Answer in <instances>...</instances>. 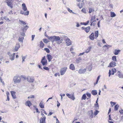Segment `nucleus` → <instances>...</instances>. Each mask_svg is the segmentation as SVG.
Wrapping results in <instances>:
<instances>
[{"mask_svg":"<svg viewBox=\"0 0 123 123\" xmlns=\"http://www.w3.org/2000/svg\"><path fill=\"white\" fill-rule=\"evenodd\" d=\"M64 40L66 42L67 46H69L72 44V42L67 37H65L64 38Z\"/></svg>","mask_w":123,"mask_h":123,"instance_id":"nucleus-1","label":"nucleus"},{"mask_svg":"<svg viewBox=\"0 0 123 123\" xmlns=\"http://www.w3.org/2000/svg\"><path fill=\"white\" fill-rule=\"evenodd\" d=\"M14 1L13 0H7L6 3L8 6L10 7L11 8H13V3Z\"/></svg>","mask_w":123,"mask_h":123,"instance_id":"nucleus-2","label":"nucleus"},{"mask_svg":"<svg viewBox=\"0 0 123 123\" xmlns=\"http://www.w3.org/2000/svg\"><path fill=\"white\" fill-rule=\"evenodd\" d=\"M41 63L43 66L46 65L47 64V61L45 58V56H44L42 57L41 61Z\"/></svg>","mask_w":123,"mask_h":123,"instance_id":"nucleus-3","label":"nucleus"},{"mask_svg":"<svg viewBox=\"0 0 123 123\" xmlns=\"http://www.w3.org/2000/svg\"><path fill=\"white\" fill-rule=\"evenodd\" d=\"M13 80L15 83H19L20 82L21 79L19 76H17L14 77Z\"/></svg>","mask_w":123,"mask_h":123,"instance_id":"nucleus-4","label":"nucleus"},{"mask_svg":"<svg viewBox=\"0 0 123 123\" xmlns=\"http://www.w3.org/2000/svg\"><path fill=\"white\" fill-rule=\"evenodd\" d=\"M67 67L61 68L60 71L61 75H64L67 71Z\"/></svg>","mask_w":123,"mask_h":123,"instance_id":"nucleus-5","label":"nucleus"},{"mask_svg":"<svg viewBox=\"0 0 123 123\" xmlns=\"http://www.w3.org/2000/svg\"><path fill=\"white\" fill-rule=\"evenodd\" d=\"M7 54L9 55L10 58L12 61L13 60L14 58L15 53L11 54L10 52H8L7 53Z\"/></svg>","mask_w":123,"mask_h":123,"instance_id":"nucleus-6","label":"nucleus"},{"mask_svg":"<svg viewBox=\"0 0 123 123\" xmlns=\"http://www.w3.org/2000/svg\"><path fill=\"white\" fill-rule=\"evenodd\" d=\"M66 95L69 98H70L71 99L73 100H74L75 99L73 93L71 94H70L68 93H67L66 94Z\"/></svg>","mask_w":123,"mask_h":123,"instance_id":"nucleus-7","label":"nucleus"},{"mask_svg":"<svg viewBox=\"0 0 123 123\" xmlns=\"http://www.w3.org/2000/svg\"><path fill=\"white\" fill-rule=\"evenodd\" d=\"M116 63L114 62H110L108 67L109 68L114 67L116 66Z\"/></svg>","mask_w":123,"mask_h":123,"instance_id":"nucleus-8","label":"nucleus"},{"mask_svg":"<svg viewBox=\"0 0 123 123\" xmlns=\"http://www.w3.org/2000/svg\"><path fill=\"white\" fill-rule=\"evenodd\" d=\"M53 43H54V41L57 42L60 40V38L59 36H53Z\"/></svg>","mask_w":123,"mask_h":123,"instance_id":"nucleus-9","label":"nucleus"},{"mask_svg":"<svg viewBox=\"0 0 123 123\" xmlns=\"http://www.w3.org/2000/svg\"><path fill=\"white\" fill-rule=\"evenodd\" d=\"M26 79L28 81L31 82H33L34 80V79L33 78L30 76H28L27 77Z\"/></svg>","mask_w":123,"mask_h":123,"instance_id":"nucleus-10","label":"nucleus"},{"mask_svg":"<svg viewBox=\"0 0 123 123\" xmlns=\"http://www.w3.org/2000/svg\"><path fill=\"white\" fill-rule=\"evenodd\" d=\"M86 68H84V69H80L79 70L78 73L80 74H84L86 71Z\"/></svg>","mask_w":123,"mask_h":123,"instance_id":"nucleus-11","label":"nucleus"},{"mask_svg":"<svg viewBox=\"0 0 123 123\" xmlns=\"http://www.w3.org/2000/svg\"><path fill=\"white\" fill-rule=\"evenodd\" d=\"M29 13V11H27V12H25L21 10V11L20 12V13L22 14H24L25 15H28Z\"/></svg>","mask_w":123,"mask_h":123,"instance_id":"nucleus-12","label":"nucleus"},{"mask_svg":"<svg viewBox=\"0 0 123 123\" xmlns=\"http://www.w3.org/2000/svg\"><path fill=\"white\" fill-rule=\"evenodd\" d=\"M20 47V46L19 44V43H17L14 48V51L15 52L17 51Z\"/></svg>","mask_w":123,"mask_h":123,"instance_id":"nucleus-13","label":"nucleus"},{"mask_svg":"<svg viewBox=\"0 0 123 123\" xmlns=\"http://www.w3.org/2000/svg\"><path fill=\"white\" fill-rule=\"evenodd\" d=\"M12 96L14 99H15L16 98V97L15 95L16 92L14 91H12L11 92Z\"/></svg>","mask_w":123,"mask_h":123,"instance_id":"nucleus-14","label":"nucleus"},{"mask_svg":"<svg viewBox=\"0 0 123 123\" xmlns=\"http://www.w3.org/2000/svg\"><path fill=\"white\" fill-rule=\"evenodd\" d=\"M45 36L47 37V38L49 40H50L52 43H53V36H51L50 37H49L48 35H45Z\"/></svg>","mask_w":123,"mask_h":123,"instance_id":"nucleus-15","label":"nucleus"},{"mask_svg":"<svg viewBox=\"0 0 123 123\" xmlns=\"http://www.w3.org/2000/svg\"><path fill=\"white\" fill-rule=\"evenodd\" d=\"M22 8L23 10L24 11H26L27 10V8L25 4L24 3L22 4Z\"/></svg>","mask_w":123,"mask_h":123,"instance_id":"nucleus-16","label":"nucleus"},{"mask_svg":"<svg viewBox=\"0 0 123 123\" xmlns=\"http://www.w3.org/2000/svg\"><path fill=\"white\" fill-rule=\"evenodd\" d=\"M25 105L26 106H28L29 107H30V106L31 105V104L30 101H27L25 102Z\"/></svg>","mask_w":123,"mask_h":123,"instance_id":"nucleus-17","label":"nucleus"},{"mask_svg":"<svg viewBox=\"0 0 123 123\" xmlns=\"http://www.w3.org/2000/svg\"><path fill=\"white\" fill-rule=\"evenodd\" d=\"M90 39L92 40L94 39V33H92L89 36Z\"/></svg>","mask_w":123,"mask_h":123,"instance_id":"nucleus-18","label":"nucleus"},{"mask_svg":"<svg viewBox=\"0 0 123 123\" xmlns=\"http://www.w3.org/2000/svg\"><path fill=\"white\" fill-rule=\"evenodd\" d=\"M46 118H42L41 117L40 121V123H46L45 122Z\"/></svg>","mask_w":123,"mask_h":123,"instance_id":"nucleus-19","label":"nucleus"},{"mask_svg":"<svg viewBox=\"0 0 123 123\" xmlns=\"http://www.w3.org/2000/svg\"><path fill=\"white\" fill-rule=\"evenodd\" d=\"M47 59L49 62H50L52 59V57L51 55L49 54H47Z\"/></svg>","mask_w":123,"mask_h":123,"instance_id":"nucleus-20","label":"nucleus"},{"mask_svg":"<svg viewBox=\"0 0 123 123\" xmlns=\"http://www.w3.org/2000/svg\"><path fill=\"white\" fill-rule=\"evenodd\" d=\"M28 28L29 27L27 25L24 26L23 28L22 29V31L26 32Z\"/></svg>","mask_w":123,"mask_h":123,"instance_id":"nucleus-21","label":"nucleus"},{"mask_svg":"<svg viewBox=\"0 0 123 123\" xmlns=\"http://www.w3.org/2000/svg\"><path fill=\"white\" fill-rule=\"evenodd\" d=\"M69 68L71 70H74L75 69L74 66L73 64H71L70 65Z\"/></svg>","mask_w":123,"mask_h":123,"instance_id":"nucleus-22","label":"nucleus"},{"mask_svg":"<svg viewBox=\"0 0 123 123\" xmlns=\"http://www.w3.org/2000/svg\"><path fill=\"white\" fill-rule=\"evenodd\" d=\"M117 73L118 74V76L119 78H123V75L121 73L120 71H118Z\"/></svg>","mask_w":123,"mask_h":123,"instance_id":"nucleus-23","label":"nucleus"},{"mask_svg":"<svg viewBox=\"0 0 123 123\" xmlns=\"http://www.w3.org/2000/svg\"><path fill=\"white\" fill-rule=\"evenodd\" d=\"M120 51V50H117L116 49L113 52L114 54L116 55H117L118 54L119 52Z\"/></svg>","mask_w":123,"mask_h":123,"instance_id":"nucleus-24","label":"nucleus"},{"mask_svg":"<svg viewBox=\"0 0 123 123\" xmlns=\"http://www.w3.org/2000/svg\"><path fill=\"white\" fill-rule=\"evenodd\" d=\"M91 93L93 95H96L97 94V92L96 90H92L91 91Z\"/></svg>","mask_w":123,"mask_h":123,"instance_id":"nucleus-25","label":"nucleus"},{"mask_svg":"<svg viewBox=\"0 0 123 123\" xmlns=\"http://www.w3.org/2000/svg\"><path fill=\"white\" fill-rule=\"evenodd\" d=\"M39 106L40 107L42 108H44V105H43V102L41 101L39 104Z\"/></svg>","mask_w":123,"mask_h":123,"instance_id":"nucleus-26","label":"nucleus"},{"mask_svg":"<svg viewBox=\"0 0 123 123\" xmlns=\"http://www.w3.org/2000/svg\"><path fill=\"white\" fill-rule=\"evenodd\" d=\"M92 48V47L91 46H89L88 47L86 51L85 52L86 53H88L90 51L91 49Z\"/></svg>","mask_w":123,"mask_h":123,"instance_id":"nucleus-27","label":"nucleus"},{"mask_svg":"<svg viewBox=\"0 0 123 123\" xmlns=\"http://www.w3.org/2000/svg\"><path fill=\"white\" fill-rule=\"evenodd\" d=\"M89 113L90 115V116L91 118H92L93 116V111L92 110H91L90 111H89Z\"/></svg>","mask_w":123,"mask_h":123,"instance_id":"nucleus-28","label":"nucleus"},{"mask_svg":"<svg viewBox=\"0 0 123 123\" xmlns=\"http://www.w3.org/2000/svg\"><path fill=\"white\" fill-rule=\"evenodd\" d=\"M90 27L89 26H88L85 28V31L86 33H88L89 31L90 30Z\"/></svg>","mask_w":123,"mask_h":123,"instance_id":"nucleus-29","label":"nucleus"},{"mask_svg":"<svg viewBox=\"0 0 123 123\" xmlns=\"http://www.w3.org/2000/svg\"><path fill=\"white\" fill-rule=\"evenodd\" d=\"M44 44L42 41H41L40 42V47L41 48H43L44 46Z\"/></svg>","mask_w":123,"mask_h":123,"instance_id":"nucleus-30","label":"nucleus"},{"mask_svg":"<svg viewBox=\"0 0 123 123\" xmlns=\"http://www.w3.org/2000/svg\"><path fill=\"white\" fill-rule=\"evenodd\" d=\"M81 59L80 57H79V58L76 59L75 60V62L76 63H79L80 62Z\"/></svg>","mask_w":123,"mask_h":123,"instance_id":"nucleus-31","label":"nucleus"},{"mask_svg":"<svg viewBox=\"0 0 123 123\" xmlns=\"http://www.w3.org/2000/svg\"><path fill=\"white\" fill-rule=\"evenodd\" d=\"M98 31H96L95 32V36L96 37V38L98 37Z\"/></svg>","mask_w":123,"mask_h":123,"instance_id":"nucleus-32","label":"nucleus"},{"mask_svg":"<svg viewBox=\"0 0 123 123\" xmlns=\"http://www.w3.org/2000/svg\"><path fill=\"white\" fill-rule=\"evenodd\" d=\"M24 39V37H19L18 40L19 42H23Z\"/></svg>","mask_w":123,"mask_h":123,"instance_id":"nucleus-33","label":"nucleus"},{"mask_svg":"<svg viewBox=\"0 0 123 123\" xmlns=\"http://www.w3.org/2000/svg\"><path fill=\"white\" fill-rule=\"evenodd\" d=\"M116 16V14L113 12H111V17H115Z\"/></svg>","mask_w":123,"mask_h":123,"instance_id":"nucleus-34","label":"nucleus"},{"mask_svg":"<svg viewBox=\"0 0 123 123\" xmlns=\"http://www.w3.org/2000/svg\"><path fill=\"white\" fill-rule=\"evenodd\" d=\"M86 98V95L85 94L83 95L81 98L82 100H85Z\"/></svg>","mask_w":123,"mask_h":123,"instance_id":"nucleus-35","label":"nucleus"},{"mask_svg":"<svg viewBox=\"0 0 123 123\" xmlns=\"http://www.w3.org/2000/svg\"><path fill=\"white\" fill-rule=\"evenodd\" d=\"M87 68L89 71H91L92 69V67L91 65L88 66L87 67Z\"/></svg>","mask_w":123,"mask_h":123,"instance_id":"nucleus-36","label":"nucleus"},{"mask_svg":"<svg viewBox=\"0 0 123 123\" xmlns=\"http://www.w3.org/2000/svg\"><path fill=\"white\" fill-rule=\"evenodd\" d=\"M19 21L20 22V24L21 25L23 24L24 25H25L26 24V23L23 21L21 20H19Z\"/></svg>","mask_w":123,"mask_h":123,"instance_id":"nucleus-37","label":"nucleus"},{"mask_svg":"<svg viewBox=\"0 0 123 123\" xmlns=\"http://www.w3.org/2000/svg\"><path fill=\"white\" fill-rule=\"evenodd\" d=\"M22 31V32H20V34L21 35L23 36V37H25V32L23 31Z\"/></svg>","mask_w":123,"mask_h":123,"instance_id":"nucleus-38","label":"nucleus"},{"mask_svg":"<svg viewBox=\"0 0 123 123\" xmlns=\"http://www.w3.org/2000/svg\"><path fill=\"white\" fill-rule=\"evenodd\" d=\"M94 105L95 108L96 110H97L99 109V106L98 104H95Z\"/></svg>","mask_w":123,"mask_h":123,"instance_id":"nucleus-39","label":"nucleus"},{"mask_svg":"<svg viewBox=\"0 0 123 123\" xmlns=\"http://www.w3.org/2000/svg\"><path fill=\"white\" fill-rule=\"evenodd\" d=\"M67 9L68 10V11L70 13H72L73 14H76V13H74V12H73L72 11L70 10V9L69 8H67Z\"/></svg>","mask_w":123,"mask_h":123,"instance_id":"nucleus-40","label":"nucleus"},{"mask_svg":"<svg viewBox=\"0 0 123 123\" xmlns=\"http://www.w3.org/2000/svg\"><path fill=\"white\" fill-rule=\"evenodd\" d=\"M3 18L5 20L8 21V22H9L10 21V20H9V19L6 16L4 17Z\"/></svg>","mask_w":123,"mask_h":123,"instance_id":"nucleus-41","label":"nucleus"},{"mask_svg":"<svg viewBox=\"0 0 123 123\" xmlns=\"http://www.w3.org/2000/svg\"><path fill=\"white\" fill-rule=\"evenodd\" d=\"M89 13H91L92 12L94 11V9L92 8H90V7L89 8Z\"/></svg>","mask_w":123,"mask_h":123,"instance_id":"nucleus-42","label":"nucleus"},{"mask_svg":"<svg viewBox=\"0 0 123 123\" xmlns=\"http://www.w3.org/2000/svg\"><path fill=\"white\" fill-rule=\"evenodd\" d=\"M27 57L26 56H23L22 55V62L23 63V62H25V59Z\"/></svg>","mask_w":123,"mask_h":123,"instance_id":"nucleus-43","label":"nucleus"},{"mask_svg":"<svg viewBox=\"0 0 123 123\" xmlns=\"http://www.w3.org/2000/svg\"><path fill=\"white\" fill-rule=\"evenodd\" d=\"M43 42L45 43H47L49 41H48V39H43Z\"/></svg>","mask_w":123,"mask_h":123,"instance_id":"nucleus-44","label":"nucleus"},{"mask_svg":"<svg viewBox=\"0 0 123 123\" xmlns=\"http://www.w3.org/2000/svg\"><path fill=\"white\" fill-rule=\"evenodd\" d=\"M112 60L114 61H117L116 57V56H114L112 57Z\"/></svg>","mask_w":123,"mask_h":123,"instance_id":"nucleus-45","label":"nucleus"},{"mask_svg":"<svg viewBox=\"0 0 123 123\" xmlns=\"http://www.w3.org/2000/svg\"><path fill=\"white\" fill-rule=\"evenodd\" d=\"M119 107V106L117 104L116 105L114 106V109L116 111H117L118 109V108Z\"/></svg>","mask_w":123,"mask_h":123,"instance_id":"nucleus-46","label":"nucleus"},{"mask_svg":"<svg viewBox=\"0 0 123 123\" xmlns=\"http://www.w3.org/2000/svg\"><path fill=\"white\" fill-rule=\"evenodd\" d=\"M44 50L48 53H49L50 52V50L49 49L47 48H44Z\"/></svg>","mask_w":123,"mask_h":123,"instance_id":"nucleus-47","label":"nucleus"},{"mask_svg":"<svg viewBox=\"0 0 123 123\" xmlns=\"http://www.w3.org/2000/svg\"><path fill=\"white\" fill-rule=\"evenodd\" d=\"M77 5L80 9L82 7V4H80V3L77 4Z\"/></svg>","mask_w":123,"mask_h":123,"instance_id":"nucleus-48","label":"nucleus"},{"mask_svg":"<svg viewBox=\"0 0 123 123\" xmlns=\"http://www.w3.org/2000/svg\"><path fill=\"white\" fill-rule=\"evenodd\" d=\"M91 19L92 21V22H95L96 21V20L95 19V17L94 16H92L91 18Z\"/></svg>","mask_w":123,"mask_h":123,"instance_id":"nucleus-49","label":"nucleus"},{"mask_svg":"<svg viewBox=\"0 0 123 123\" xmlns=\"http://www.w3.org/2000/svg\"><path fill=\"white\" fill-rule=\"evenodd\" d=\"M86 94L87 96L88 97H89V98L91 97V95L90 93L88 92H87L86 93Z\"/></svg>","mask_w":123,"mask_h":123,"instance_id":"nucleus-50","label":"nucleus"},{"mask_svg":"<svg viewBox=\"0 0 123 123\" xmlns=\"http://www.w3.org/2000/svg\"><path fill=\"white\" fill-rule=\"evenodd\" d=\"M62 39L61 40H60L57 41L56 42V43L58 44H60L62 43Z\"/></svg>","mask_w":123,"mask_h":123,"instance_id":"nucleus-51","label":"nucleus"},{"mask_svg":"<svg viewBox=\"0 0 123 123\" xmlns=\"http://www.w3.org/2000/svg\"><path fill=\"white\" fill-rule=\"evenodd\" d=\"M81 11L82 12H83V13H86V10L85 9V8H83L81 10Z\"/></svg>","mask_w":123,"mask_h":123,"instance_id":"nucleus-52","label":"nucleus"},{"mask_svg":"<svg viewBox=\"0 0 123 123\" xmlns=\"http://www.w3.org/2000/svg\"><path fill=\"white\" fill-rule=\"evenodd\" d=\"M99 112V111H98L97 110H96L95 112H94V115L95 116H96L97 115L98 113Z\"/></svg>","mask_w":123,"mask_h":123,"instance_id":"nucleus-53","label":"nucleus"},{"mask_svg":"<svg viewBox=\"0 0 123 123\" xmlns=\"http://www.w3.org/2000/svg\"><path fill=\"white\" fill-rule=\"evenodd\" d=\"M89 20H88L86 22V23H84V22H83V25H87L88 23H89Z\"/></svg>","mask_w":123,"mask_h":123,"instance_id":"nucleus-54","label":"nucleus"},{"mask_svg":"<svg viewBox=\"0 0 123 123\" xmlns=\"http://www.w3.org/2000/svg\"><path fill=\"white\" fill-rule=\"evenodd\" d=\"M43 68L44 69L47 70H49V68L47 67H43Z\"/></svg>","mask_w":123,"mask_h":123,"instance_id":"nucleus-55","label":"nucleus"},{"mask_svg":"<svg viewBox=\"0 0 123 123\" xmlns=\"http://www.w3.org/2000/svg\"><path fill=\"white\" fill-rule=\"evenodd\" d=\"M119 112L120 113L121 115L123 114V110L121 109L119 111Z\"/></svg>","mask_w":123,"mask_h":123,"instance_id":"nucleus-56","label":"nucleus"},{"mask_svg":"<svg viewBox=\"0 0 123 123\" xmlns=\"http://www.w3.org/2000/svg\"><path fill=\"white\" fill-rule=\"evenodd\" d=\"M111 47V45H104L103 46V47H107V49H108V47Z\"/></svg>","mask_w":123,"mask_h":123,"instance_id":"nucleus-57","label":"nucleus"},{"mask_svg":"<svg viewBox=\"0 0 123 123\" xmlns=\"http://www.w3.org/2000/svg\"><path fill=\"white\" fill-rule=\"evenodd\" d=\"M35 37V35H32L31 36V37H32V41H33V40L34 38Z\"/></svg>","mask_w":123,"mask_h":123,"instance_id":"nucleus-58","label":"nucleus"},{"mask_svg":"<svg viewBox=\"0 0 123 123\" xmlns=\"http://www.w3.org/2000/svg\"><path fill=\"white\" fill-rule=\"evenodd\" d=\"M41 115L42 117H42V118H46L45 116L43 113H42Z\"/></svg>","mask_w":123,"mask_h":123,"instance_id":"nucleus-59","label":"nucleus"},{"mask_svg":"<svg viewBox=\"0 0 123 123\" xmlns=\"http://www.w3.org/2000/svg\"><path fill=\"white\" fill-rule=\"evenodd\" d=\"M34 95H32L31 96H30L28 97V98H34Z\"/></svg>","mask_w":123,"mask_h":123,"instance_id":"nucleus-60","label":"nucleus"},{"mask_svg":"<svg viewBox=\"0 0 123 123\" xmlns=\"http://www.w3.org/2000/svg\"><path fill=\"white\" fill-rule=\"evenodd\" d=\"M35 110L36 111V112L38 113H40V112L39 111H38V109L37 108H35Z\"/></svg>","mask_w":123,"mask_h":123,"instance_id":"nucleus-61","label":"nucleus"},{"mask_svg":"<svg viewBox=\"0 0 123 123\" xmlns=\"http://www.w3.org/2000/svg\"><path fill=\"white\" fill-rule=\"evenodd\" d=\"M53 114V113L52 112H50L49 113V114L48 115V116H51Z\"/></svg>","mask_w":123,"mask_h":123,"instance_id":"nucleus-62","label":"nucleus"},{"mask_svg":"<svg viewBox=\"0 0 123 123\" xmlns=\"http://www.w3.org/2000/svg\"><path fill=\"white\" fill-rule=\"evenodd\" d=\"M100 21H99L98 22L97 25L98 27H100Z\"/></svg>","mask_w":123,"mask_h":123,"instance_id":"nucleus-63","label":"nucleus"},{"mask_svg":"<svg viewBox=\"0 0 123 123\" xmlns=\"http://www.w3.org/2000/svg\"><path fill=\"white\" fill-rule=\"evenodd\" d=\"M111 105H112V104H113V105H114L116 104V103L115 102H112V101L111 102Z\"/></svg>","mask_w":123,"mask_h":123,"instance_id":"nucleus-64","label":"nucleus"}]
</instances>
